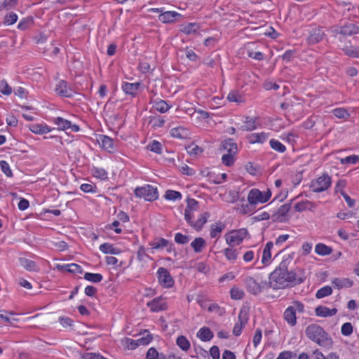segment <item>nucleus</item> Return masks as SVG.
<instances>
[{
  "mask_svg": "<svg viewBox=\"0 0 359 359\" xmlns=\"http://www.w3.org/2000/svg\"><path fill=\"white\" fill-rule=\"evenodd\" d=\"M271 196V192L268 189L262 192L257 189H252L248 194V201L250 206L255 205L257 203H264L267 202Z\"/></svg>",
  "mask_w": 359,
  "mask_h": 359,
  "instance_id": "3",
  "label": "nucleus"
},
{
  "mask_svg": "<svg viewBox=\"0 0 359 359\" xmlns=\"http://www.w3.org/2000/svg\"><path fill=\"white\" fill-rule=\"evenodd\" d=\"M97 142L104 149L109 152H111L114 150V140L109 137L100 135Z\"/></svg>",
  "mask_w": 359,
  "mask_h": 359,
  "instance_id": "14",
  "label": "nucleus"
},
{
  "mask_svg": "<svg viewBox=\"0 0 359 359\" xmlns=\"http://www.w3.org/2000/svg\"><path fill=\"white\" fill-rule=\"evenodd\" d=\"M19 261L20 265L27 271H37L39 270L36 264L32 260L22 257L20 258Z\"/></svg>",
  "mask_w": 359,
  "mask_h": 359,
  "instance_id": "26",
  "label": "nucleus"
},
{
  "mask_svg": "<svg viewBox=\"0 0 359 359\" xmlns=\"http://www.w3.org/2000/svg\"><path fill=\"white\" fill-rule=\"evenodd\" d=\"M0 168L2 172L8 177H11L13 175L12 171L10 169V166L8 163L5 161H0Z\"/></svg>",
  "mask_w": 359,
  "mask_h": 359,
  "instance_id": "59",
  "label": "nucleus"
},
{
  "mask_svg": "<svg viewBox=\"0 0 359 359\" xmlns=\"http://www.w3.org/2000/svg\"><path fill=\"white\" fill-rule=\"evenodd\" d=\"M84 278L93 283H99L102 280L103 277L100 273H93L87 272L84 274Z\"/></svg>",
  "mask_w": 359,
  "mask_h": 359,
  "instance_id": "38",
  "label": "nucleus"
},
{
  "mask_svg": "<svg viewBox=\"0 0 359 359\" xmlns=\"http://www.w3.org/2000/svg\"><path fill=\"white\" fill-rule=\"evenodd\" d=\"M333 114L336 117L343 119H348L350 116L349 113L344 108H337L334 109Z\"/></svg>",
  "mask_w": 359,
  "mask_h": 359,
  "instance_id": "43",
  "label": "nucleus"
},
{
  "mask_svg": "<svg viewBox=\"0 0 359 359\" xmlns=\"http://www.w3.org/2000/svg\"><path fill=\"white\" fill-rule=\"evenodd\" d=\"M344 53L352 57H359V49L346 47L343 49Z\"/></svg>",
  "mask_w": 359,
  "mask_h": 359,
  "instance_id": "61",
  "label": "nucleus"
},
{
  "mask_svg": "<svg viewBox=\"0 0 359 359\" xmlns=\"http://www.w3.org/2000/svg\"><path fill=\"white\" fill-rule=\"evenodd\" d=\"M199 27V25L196 23H189L184 26L181 31L186 34H191L196 33Z\"/></svg>",
  "mask_w": 359,
  "mask_h": 359,
  "instance_id": "36",
  "label": "nucleus"
},
{
  "mask_svg": "<svg viewBox=\"0 0 359 359\" xmlns=\"http://www.w3.org/2000/svg\"><path fill=\"white\" fill-rule=\"evenodd\" d=\"M332 293V289L330 286H325L319 289L316 293V297L317 299H321L325 297L329 296Z\"/></svg>",
  "mask_w": 359,
  "mask_h": 359,
  "instance_id": "37",
  "label": "nucleus"
},
{
  "mask_svg": "<svg viewBox=\"0 0 359 359\" xmlns=\"http://www.w3.org/2000/svg\"><path fill=\"white\" fill-rule=\"evenodd\" d=\"M309 205H313L312 202H310L309 201H302L300 203H297L294 205V208L296 211L297 212H302L309 208Z\"/></svg>",
  "mask_w": 359,
  "mask_h": 359,
  "instance_id": "60",
  "label": "nucleus"
},
{
  "mask_svg": "<svg viewBox=\"0 0 359 359\" xmlns=\"http://www.w3.org/2000/svg\"><path fill=\"white\" fill-rule=\"evenodd\" d=\"M56 93L62 97H70L72 96V90L68 88V83L65 80H60L55 88Z\"/></svg>",
  "mask_w": 359,
  "mask_h": 359,
  "instance_id": "9",
  "label": "nucleus"
},
{
  "mask_svg": "<svg viewBox=\"0 0 359 359\" xmlns=\"http://www.w3.org/2000/svg\"><path fill=\"white\" fill-rule=\"evenodd\" d=\"M247 234L248 231L245 229L234 230L226 235V241L229 245L233 247L241 243Z\"/></svg>",
  "mask_w": 359,
  "mask_h": 359,
  "instance_id": "6",
  "label": "nucleus"
},
{
  "mask_svg": "<svg viewBox=\"0 0 359 359\" xmlns=\"http://www.w3.org/2000/svg\"><path fill=\"white\" fill-rule=\"evenodd\" d=\"M359 32V27L353 23H347L341 27L339 33L343 35H353Z\"/></svg>",
  "mask_w": 359,
  "mask_h": 359,
  "instance_id": "17",
  "label": "nucleus"
},
{
  "mask_svg": "<svg viewBox=\"0 0 359 359\" xmlns=\"http://www.w3.org/2000/svg\"><path fill=\"white\" fill-rule=\"evenodd\" d=\"M197 336L203 341H208L211 340L214 336L213 332L207 327H203L199 330Z\"/></svg>",
  "mask_w": 359,
  "mask_h": 359,
  "instance_id": "24",
  "label": "nucleus"
},
{
  "mask_svg": "<svg viewBox=\"0 0 359 359\" xmlns=\"http://www.w3.org/2000/svg\"><path fill=\"white\" fill-rule=\"evenodd\" d=\"M65 267H68V272L72 273L81 274L83 273L81 266L77 264L72 263L69 264H65Z\"/></svg>",
  "mask_w": 359,
  "mask_h": 359,
  "instance_id": "49",
  "label": "nucleus"
},
{
  "mask_svg": "<svg viewBox=\"0 0 359 359\" xmlns=\"http://www.w3.org/2000/svg\"><path fill=\"white\" fill-rule=\"evenodd\" d=\"M269 144L273 149L278 152L283 153L286 149L285 147L278 140L272 139L270 140Z\"/></svg>",
  "mask_w": 359,
  "mask_h": 359,
  "instance_id": "42",
  "label": "nucleus"
},
{
  "mask_svg": "<svg viewBox=\"0 0 359 359\" xmlns=\"http://www.w3.org/2000/svg\"><path fill=\"white\" fill-rule=\"evenodd\" d=\"M0 92L5 95H9L12 93V88L5 80L0 81Z\"/></svg>",
  "mask_w": 359,
  "mask_h": 359,
  "instance_id": "48",
  "label": "nucleus"
},
{
  "mask_svg": "<svg viewBox=\"0 0 359 359\" xmlns=\"http://www.w3.org/2000/svg\"><path fill=\"white\" fill-rule=\"evenodd\" d=\"M247 139L250 144L263 143L267 139V135L264 133H252L248 135Z\"/></svg>",
  "mask_w": 359,
  "mask_h": 359,
  "instance_id": "20",
  "label": "nucleus"
},
{
  "mask_svg": "<svg viewBox=\"0 0 359 359\" xmlns=\"http://www.w3.org/2000/svg\"><path fill=\"white\" fill-rule=\"evenodd\" d=\"M93 172V175L96 177H98L101 180H104L107 178V172L104 169L95 168L92 170Z\"/></svg>",
  "mask_w": 359,
  "mask_h": 359,
  "instance_id": "57",
  "label": "nucleus"
},
{
  "mask_svg": "<svg viewBox=\"0 0 359 359\" xmlns=\"http://www.w3.org/2000/svg\"><path fill=\"white\" fill-rule=\"evenodd\" d=\"M341 334L344 336H350L353 332V326L351 323H345L341 329Z\"/></svg>",
  "mask_w": 359,
  "mask_h": 359,
  "instance_id": "56",
  "label": "nucleus"
},
{
  "mask_svg": "<svg viewBox=\"0 0 359 359\" xmlns=\"http://www.w3.org/2000/svg\"><path fill=\"white\" fill-rule=\"evenodd\" d=\"M54 123L59 130H65L69 128L71 122L61 117H57L54 119Z\"/></svg>",
  "mask_w": 359,
  "mask_h": 359,
  "instance_id": "31",
  "label": "nucleus"
},
{
  "mask_svg": "<svg viewBox=\"0 0 359 359\" xmlns=\"http://www.w3.org/2000/svg\"><path fill=\"white\" fill-rule=\"evenodd\" d=\"M18 20V15L13 12H11L6 15L4 18V24L8 25H13Z\"/></svg>",
  "mask_w": 359,
  "mask_h": 359,
  "instance_id": "51",
  "label": "nucleus"
},
{
  "mask_svg": "<svg viewBox=\"0 0 359 359\" xmlns=\"http://www.w3.org/2000/svg\"><path fill=\"white\" fill-rule=\"evenodd\" d=\"M273 246V243L271 241H269L263 250L262 262L264 264H267L271 259V250Z\"/></svg>",
  "mask_w": 359,
  "mask_h": 359,
  "instance_id": "27",
  "label": "nucleus"
},
{
  "mask_svg": "<svg viewBox=\"0 0 359 359\" xmlns=\"http://www.w3.org/2000/svg\"><path fill=\"white\" fill-rule=\"evenodd\" d=\"M147 306L150 308L153 312L165 311L167 309V305L162 297H156L147 303Z\"/></svg>",
  "mask_w": 359,
  "mask_h": 359,
  "instance_id": "8",
  "label": "nucleus"
},
{
  "mask_svg": "<svg viewBox=\"0 0 359 359\" xmlns=\"http://www.w3.org/2000/svg\"><path fill=\"white\" fill-rule=\"evenodd\" d=\"M210 217V213L208 212H205L201 214L199 218L196 221H193L191 224V226L193 227L197 231H199L202 229L203 225L207 222L208 218Z\"/></svg>",
  "mask_w": 359,
  "mask_h": 359,
  "instance_id": "16",
  "label": "nucleus"
},
{
  "mask_svg": "<svg viewBox=\"0 0 359 359\" xmlns=\"http://www.w3.org/2000/svg\"><path fill=\"white\" fill-rule=\"evenodd\" d=\"M284 318L291 326L297 324L296 312L293 307L289 306L284 312Z\"/></svg>",
  "mask_w": 359,
  "mask_h": 359,
  "instance_id": "19",
  "label": "nucleus"
},
{
  "mask_svg": "<svg viewBox=\"0 0 359 359\" xmlns=\"http://www.w3.org/2000/svg\"><path fill=\"white\" fill-rule=\"evenodd\" d=\"M331 177L327 174H323L311 182L310 188L313 192L319 193L327 190L331 185Z\"/></svg>",
  "mask_w": 359,
  "mask_h": 359,
  "instance_id": "5",
  "label": "nucleus"
},
{
  "mask_svg": "<svg viewBox=\"0 0 359 359\" xmlns=\"http://www.w3.org/2000/svg\"><path fill=\"white\" fill-rule=\"evenodd\" d=\"M332 285L338 289L351 287L353 282L349 278H335L332 282Z\"/></svg>",
  "mask_w": 359,
  "mask_h": 359,
  "instance_id": "23",
  "label": "nucleus"
},
{
  "mask_svg": "<svg viewBox=\"0 0 359 359\" xmlns=\"http://www.w3.org/2000/svg\"><path fill=\"white\" fill-rule=\"evenodd\" d=\"M359 161V156L351 155L346 158H341L340 162L341 164L352 163L355 164Z\"/></svg>",
  "mask_w": 359,
  "mask_h": 359,
  "instance_id": "55",
  "label": "nucleus"
},
{
  "mask_svg": "<svg viewBox=\"0 0 359 359\" xmlns=\"http://www.w3.org/2000/svg\"><path fill=\"white\" fill-rule=\"evenodd\" d=\"M225 224L222 222L215 223L210 226L211 238H217L219 236L220 233L224 229Z\"/></svg>",
  "mask_w": 359,
  "mask_h": 359,
  "instance_id": "29",
  "label": "nucleus"
},
{
  "mask_svg": "<svg viewBox=\"0 0 359 359\" xmlns=\"http://www.w3.org/2000/svg\"><path fill=\"white\" fill-rule=\"evenodd\" d=\"M150 245L153 249H159L166 247L168 245V241L164 238H160L157 241L151 243Z\"/></svg>",
  "mask_w": 359,
  "mask_h": 359,
  "instance_id": "54",
  "label": "nucleus"
},
{
  "mask_svg": "<svg viewBox=\"0 0 359 359\" xmlns=\"http://www.w3.org/2000/svg\"><path fill=\"white\" fill-rule=\"evenodd\" d=\"M177 345L182 350V351H188L190 348V342L187 339L186 337L181 335L177 338L176 340Z\"/></svg>",
  "mask_w": 359,
  "mask_h": 359,
  "instance_id": "32",
  "label": "nucleus"
},
{
  "mask_svg": "<svg viewBox=\"0 0 359 359\" xmlns=\"http://www.w3.org/2000/svg\"><path fill=\"white\" fill-rule=\"evenodd\" d=\"M186 150L190 155H198L203 151V149L198 145L192 144L186 147Z\"/></svg>",
  "mask_w": 359,
  "mask_h": 359,
  "instance_id": "52",
  "label": "nucleus"
},
{
  "mask_svg": "<svg viewBox=\"0 0 359 359\" xmlns=\"http://www.w3.org/2000/svg\"><path fill=\"white\" fill-rule=\"evenodd\" d=\"M154 107L161 113H165L170 109V106L164 100L156 102Z\"/></svg>",
  "mask_w": 359,
  "mask_h": 359,
  "instance_id": "39",
  "label": "nucleus"
},
{
  "mask_svg": "<svg viewBox=\"0 0 359 359\" xmlns=\"http://www.w3.org/2000/svg\"><path fill=\"white\" fill-rule=\"evenodd\" d=\"M170 135L175 138L186 139L189 137L190 133L187 128L177 127L170 130Z\"/></svg>",
  "mask_w": 359,
  "mask_h": 359,
  "instance_id": "18",
  "label": "nucleus"
},
{
  "mask_svg": "<svg viewBox=\"0 0 359 359\" xmlns=\"http://www.w3.org/2000/svg\"><path fill=\"white\" fill-rule=\"evenodd\" d=\"M157 275L158 282L161 285L166 288L172 287L174 285V280L166 269L160 267L157 271Z\"/></svg>",
  "mask_w": 359,
  "mask_h": 359,
  "instance_id": "7",
  "label": "nucleus"
},
{
  "mask_svg": "<svg viewBox=\"0 0 359 359\" xmlns=\"http://www.w3.org/2000/svg\"><path fill=\"white\" fill-rule=\"evenodd\" d=\"M238 252L232 248H226L224 250V255L227 259L230 261H235L238 257Z\"/></svg>",
  "mask_w": 359,
  "mask_h": 359,
  "instance_id": "44",
  "label": "nucleus"
},
{
  "mask_svg": "<svg viewBox=\"0 0 359 359\" xmlns=\"http://www.w3.org/2000/svg\"><path fill=\"white\" fill-rule=\"evenodd\" d=\"M292 258L288 256L271 273V279L278 290L292 287L305 281L306 276L304 271L300 269H292Z\"/></svg>",
  "mask_w": 359,
  "mask_h": 359,
  "instance_id": "1",
  "label": "nucleus"
},
{
  "mask_svg": "<svg viewBox=\"0 0 359 359\" xmlns=\"http://www.w3.org/2000/svg\"><path fill=\"white\" fill-rule=\"evenodd\" d=\"M208 311L210 312H216L219 316H222L225 313V310L223 308H221L218 304H211L208 309Z\"/></svg>",
  "mask_w": 359,
  "mask_h": 359,
  "instance_id": "62",
  "label": "nucleus"
},
{
  "mask_svg": "<svg viewBox=\"0 0 359 359\" xmlns=\"http://www.w3.org/2000/svg\"><path fill=\"white\" fill-rule=\"evenodd\" d=\"M34 21L32 18H23L18 25V28L21 30H25L29 28L32 24Z\"/></svg>",
  "mask_w": 359,
  "mask_h": 359,
  "instance_id": "46",
  "label": "nucleus"
},
{
  "mask_svg": "<svg viewBox=\"0 0 359 359\" xmlns=\"http://www.w3.org/2000/svg\"><path fill=\"white\" fill-rule=\"evenodd\" d=\"M256 121L257 118H250L246 116L244 121V125L241 126V130L243 131H252L256 129Z\"/></svg>",
  "mask_w": 359,
  "mask_h": 359,
  "instance_id": "25",
  "label": "nucleus"
},
{
  "mask_svg": "<svg viewBox=\"0 0 359 359\" xmlns=\"http://www.w3.org/2000/svg\"><path fill=\"white\" fill-rule=\"evenodd\" d=\"M315 252L319 255L325 256L332 252V248L323 243H318L316 245Z\"/></svg>",
  "mask_w": 359,
  "mask_h": 359,
  "instance_id": "30",
  "label": "nucleus"
},
{
  "mask_svg": "<svg viewBox=\"0 0 359 359\" xmlns=\"http://www.w3.org/2000/svg\"><path fill=\"white\" fill-rule=\"evenodd\" d=\"M99 248L104 254L118 255L121 252V250L114 248L113 245L108 243L102 244Z\"/></svg>",
  "mask_w": 359,
  "mask_h": 359,
  "instance_id": "28",
  "label": "nucleus"
},
{
  "mask_svg": "<svg viewBox=\"0 0 359 359\" xmlns=\"http://www.w3.org/2000/svg\"><path fill=\"white\" fill-rule=\"evenodd\" d=\"M140 85V84L138 82L133 83L126 82L122 85V89L126 94L135 96Z\"/></svg>",
  "mask_w": 359,
  "mask_h": 359,
  "instance_id": "22",
  "label": "nucleus"
},
{
  "mask_svg": "<svg viewBox=\"0 0 359 359\" xmlns=\"http://www.w3.org/2000/svg\"><path fill=\"white\" fill-rule=\"evenodd\" d=\"M190 236L187 235H183L181 233H177L175 236V241L177 244L184 245L189 242Z\"/></svg>",
  "mask_w": 359,
  "mask_h": 359,
  "instance_id": "45",
  "label": "nucleus"
},
{
  "mask_svg": "<svg viewBox=\"0 0 359 359\" xmlns=\"http://www.w3.org/2000/svg\"><path fill=\"white\" fill-rule=\"evenodd\" d=\"M220 149L227 151L228 154H236L238 147L236 142L231 138L223 141L220 146Z\"/></svg>",
  "mask_w": 359,
  "mask_h": 359,
  "instance_id": "12",
  "label": "nucleus"
},
{
  "mask_svg": "<svg viewBox=\"0 0 359 359\" xmlns=\"http://www.w3.org/2000/svg\"><path fill=\"white\" fill-rule=\"evenodd\" d=\"M258 285L260 287V292H262L264 290L269 288L278 290L276 285L274 284V281L271 279V273L269 276V281H262L260 283H258Z\"/></svg>",
  "mask_w": 359,
  "mask_h": 359,
  "instance_id": "35",
  "label": "nucleus"
},
{
  "mask_svg": "<svg viewBox=\"0 0 359 359\" xmlns=\"http://www.w3.org/2000/svg\"><path fill=\"white\" fill-rule=\"evenodd\" d=\"M231 297L233 299H241L244 296V292L238 287H233L230 291Z\"/></svg>",
  "mask_w": 359,
  "mask_h": 359,
  "instance_id": "40",
  "label": "nucleus"
},
{
  "mask_svg": "<svg viewBox=\"0 0 359 359\" xmlns=\"http://www.w3.org/2000/svg\"><path fill=\"white\" fill-rule=\"evenodd\" d=\"M165 198L168 200L175 201L177 199H180L182 198V194L177 191L168 190L165 192Z\"/></svg>",
  "mask_w": 359,
  "mask_h": 359,
  "instance_id": "47",
  "label": "nucleus"
},
{
  "mask_svg": "<svg viewBox=\"0 0 359 359\" xmlns=\"http://www.w3.org/2000/svg\"><path fill=\"white\" fill-rule=\"evenodd\" d=\"M236 154H226L222 156V161L223 164L226 166H231L234 163V156Z\"/></svg>",
  "mask_w": 359,
  "mask_h": 359,
  "instance_id": "50",
  "label": "nucleus"
},
{
  "mask_svg": "<svg viewBox=\"0 0 359 359\" xmlns=\"http://www.w3.org/2000/svg\"><path fill=\"white\" fill-rule=\"evenodd\" d=\"M135 195L139 198H144L148 201H154L158 198V191L151 185L137 187L135 189Z\"/></svg>",
  "mask_w": 359,
  "mask_h": 359,
  "instance_id": "4",
  "label": "nucleus"
},
{
  "mask_svg": "<svg viewBox=\"0 0 359 359\" xmlns=\"http://www.w3.org/2000/svg\"><path fill=\"white\" fill-rule=\"evenodd\" d=\"M227 100L231 102H234L239 103V102H242L243 97L241 95L238 94L236 92L231 91L227 95Z\"/></svg>",
  "mask_w": 359,
  "mask_h": 359,
  "instance_id": "53",
  "label": "nucleus"
},
{
  "mask_svg": "<svg viewBox=\"0 0 359 359\" xmlns=\"http://www.w3.org/2000/svg\"><path fill=\"white\" fill-rule=\"evenodd\" d=\"M150 147V150L156 154H161V144L156 140H154L151 144L149 146Z\"/></svg>",
  "mask_w": 359,
  "mask_h": 359,
  "instance_id": "63",
  "label": "nucleus"
},
{
  "mask_svg": "<svg viewBox=\"0 0 359 359\" xmlns=\"http://www.w3.org/2000/svg\"><path fill=\"white\" fill-rule=\"evenodd\" d=\"M160 355L154 348H150L146 355V359H158Z\"/></svg>",
  "mask_w": 359,
  "mask_h": 359,
  "instance_id": "64",
  "label": "nucleus"
},
{
  "mask_svg": "<svg viewBox=\"0 0 359 359\" xmlns=\"http://www.w3.org/2000/svg\"><path fill=\"white\" fill-rule=\"evenodd\" d=\"M315 313L317 316L320 317L333 316L337 313V309L335 308L330 309L325 306L320 305L315 309Z\"/></svg>",
  "mask_w": 359,
  "mask_h": 359,
  "instance_id": "13",
  "label": "nucleus"
},
{
  "mask_svg": "<svg viewBox=\"0 0 359 359\" xmlns=\"http://www.w3.org/2000/svg\"><path fill=\"white\" fill-rule=\"evenodd\" d=\"M18 4V0H4V2H0V11L4 9L10 10L13 8Z\"/></svg>",
  "mask_w": 359,
  "mask_h": 359,
  "instance_id": "41",
  "label": "nucleus"
},
{
  "mask_svg": "<svg viewBox=\"0 0 359 359\" xmlns=\"http://www.w3.org/2000/svg\"><path fill=\"white\" fill-rule=\"evenodd\" d=\"M306 336L318 345L324 347L331 348L333 341L324 329L317 325L311 324L305 330Z\"/></svg>",
  "mask_w": 359,
  "mask_h": 359,
  "instance_id": "2",
  "label": "nucleus"
},
{
  "mask_svg": "<svg viewBox=\"0 0 359 359\" xmlns=\"http://www.w3.org/2000/svg\"><path fill=\"white\" fill-rule=\"evenodd\" d=\"M246 287L251 294L257 295L260 293V287L258 283L252 277H247L245 280Z\"/></svg>",
  "mask_w": 359,
  "mask_h": 359,
  "instance_id": "11",
  "label": "nucleus"
},
{
  "mask_svg": "<svg viewBox=\"0 0 359 359\" xmlns=\"http://www.w3.org/2000/svg\"><path fill=\"white\" fill-rule=\"evenodd\" d=\"M187 205L186 209L196 211L198 209V202L194 198H188L187 199Z\"/></svg>",
  "mask_w": 359,
  "mask_h": 359,
  "instance_id": "58",
  "label": "nucleus"
},
{
  "mask_svg": "<svg viewBox=\"0 0 359 359\" xmlns=\"http://www.w3.org/2000/svg\"><path fill=\"white\" fill-rule=\"evenodd\" d=\"M249 319V308L248 306H243L238 315V322L241 324L245 325Z\"/></svg>",
  "mask_w": 359,
  "mask_h": 359,
  "instance_id": "34",
  "label": "nucleus"
},
{
  "mask_svg": "<svg viewBox=\"0 0 359 359\" xmlns=\"http://www.w3.org/2000/svg\"><path fill=\"white\" fill-rule=\"evenodd\" d=\"M32 132L36 134H45L50 131L47 126H42L41 124L34 123L29 126Z\"/></svg>",
  "mask_w": 359,
  "mask_h": 359,
  "instance_id": "33",
  "label": "nucleus"
},
{
  "mask_svg": "<svg viewBox=\"0 0 359 359\" xmlns=\"http://www.w3.org/2000/svg\"><path fill=\"white\" fill-rule=\"evenodd\" d=\"M181 15L175 11H167L161 13L158 16V19L163 23H170L176 20L177 17H180Z\"/></svg>",
  "mask_w": 359,
  "mask_h": 359,
  "instance_id": "15",
  "label": "nucleus"
},
{
  "mask_svg": "<svg viewBox=\"0 0 359 359\" xmlns=\"http://www.w3.org/2000/svg\"><path fill=\"white\" fill-rule=\"evenodd\" d=\"M206 242L204 238L201 237L196 238L191 243V247L194 249L196 253H199L205 248Z\"/></svg>",
  "mask_w": 359,
  "mask_h": 359,
  "instance_id": "21",
  "label": "nucleus"
},
{
  "mask_svg": "<svg viewBox=\"0 0 359 359\" xmlns=\"http://www.w3.org/2000/svg\"><path fill=\"white\" fill-rule=\"evenodd\" d=\"M325 36L323 30L320 28L313 29L307 38L308 43L315 44L320 41Z\"/></svg>",
  "mask_w": 359,
  "mask_h": 359,
  "instance_id": "10",
  "label": "nucleus"
}]
</instances>
